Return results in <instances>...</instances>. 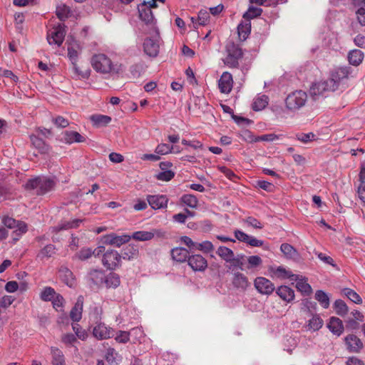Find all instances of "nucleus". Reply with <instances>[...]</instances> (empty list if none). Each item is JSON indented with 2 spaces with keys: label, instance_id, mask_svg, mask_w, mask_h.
I'll return each instance as SVG.
<instances>
[{
  "label": "nucleus",
  "instance_id": "nucleus-1",
  "mask_svg": "<svg viewBox=\"0 0 365 365\" xmlns=\"http://www.w3.org/2000/svg\"><path fill=\"white\" fill-rule=\"evenodd\" d=\"M351 72V67L347 66H341L332 71L327 80L313 83L309 89V94L312 98L314 101H317L326 92L336 91L341 81L347 78Z\"/></svg>",
  "mask_w": 365,
  "mask_h": 365
},
{
  "label": "nucleus",
  "instance_id": "nucleus-2",
  "mask_svg": "<svg viewBox=\"0 0 365 365\" xmlns=\"http://www.w3.org/2000/svg\"><path fill=\"white\" fill-rule=\"evenodd\" d=\"M55 182L46 177H36L29 180L26 185L27 189L36 190V195H43L53 189Z\"/></svg>",
  "mask_w": 365,
  "mask_h": 365
},
{
  "label": "nucleus",
  "instance_id": "nucleus-3",
  "mask_svg": "<svg viewBox=\"0 0 365 365\" xmlns=\"http://www.w3.org/2000/svg\"><path fill=\"white\" fill-rule=\"evenodd\" d=\"M307 101L306 92L299 90L289 93L285 98L286 108L290 111H296L303 107Z\"/></svg>",
  "mask_w": 365,
  "mask_h": 365
},
{
  "label": "nucleus",
  "instance_id": "nucleus-4",
  "mask_svg": "<svg viewBox=\"0 0 365 365\" xmlns=\"http://www.w3.org/2000/svg\"><path fill=\"white\" fill-rule=\"evenodd\" d=\"M93 68L102 73H108L115 71L114 66L109 58L104 54H97L91 60Z\"/></svg>",
  "mask_w": 365,
  "mask_h": 365
},
{
  "label": "nucleus",
  "instance_id": "nucleus-5",
  "mask_svg": "<svg viewBox=\"0 0 365 365\" xmlns=\"http://www.w3.org/2000/svg\"><path fill=\"white\" fill-rule=\"evenodd\" d=\"M227 56L224 59V63L230 68H237L239 60L242 57V51L240 48L234 43L227 46Z\"/></svg>",
  "mask_w": 365,
  "mask_h": 365
},
{
  "label": "nucleus",
  "instance_id": "nucleus-6",
  "mask_svg": "<svg viewBox=\"0 0 365 365\" xmlns=\"http://www.w3.org/2000/svg\"><path fill=\"white\" fill-rule=\"evenodd\" d=\"M66 35L64 25L58 24L50 29L47 33V41L50 45L61 46Z\"/></svg>",
  "mask_w": 365,
  "mask_h": 365
},
{
  "label": "nucleus",
  "instance_id": "nucleus-7",
  "mask_svg": "<svg viewBox=\"0 0 365 365\" xmlns=\"http://www.w3.org/2000/svg\"><path fill=\"white\" fill-rule=\"evenodd\" d=\"M121 259V255L117 251L108 250L103 255L102 263L107 269H115L120 266Z\"/></svg>",
  "mask_w": 365,
  "mask_h": 365
},
{
  "label": "nucleus",
  "instance_id": "nucleus-8",
  "mask_svg": "<svg viewBox=\"0 0 365 365\" xmlns=\"http://www.w3.org/2000/svg\"><path fill=\"white\" fill-rule=\"evenodd\" d=\"M255 289L262 294L269 295L274 290V284L268 279L258 277L254 281Z\"/></svg>",
  "mask_w": 365,
  "mask_h": 365
},
{
  "label": "nucleus",
  "instance_id": "nucleus-9",
  "mask_svg": "<svg viewBox=\"0 0 365 365\" xmlns=\"http://www.w3.org/2000/svg\"><path fill=\"white\" fill-rule=\"evenodd\" d=\"M158 34L153 38H146L143 43L145 53L150 57H155L159 53Z\"/></svg>",
  "mask_w": 365,
  "mask_h": 365
},
{
  "label": "nucleus",
  "instance_id": "nucleus-10",
  "mask_svg": "<svg viewBox=\"0 0 365 365\" xmlns=\"http://www.w3.org/2000/svg\"><path fill=\"white\" fill-rule=\"evenodd\" d=\"M232 284L241 292H245L251 285L247 277L238 271L232 272Z\"/></svg>",
  "mask_w": 365,
  "mask_h": 365
},
{
  "label": "nucleus",
  "instance_id": "nucleus-11",
  "mask_svg": "<svg viewBox=\"0 0 365 365\" xmlns=\"http://www.w3.org/2000/svg\"><path fill=\"white\" fill-rule=\"evenodd\" d=\"M138 10L140 19L147 25H151L153 29H155L154 26L155 24L153 12L151 11L150 6H148L146 1H144L138 5ZM155 31L157 32V31Z\"/></svg>",
  "mask_w": 365,
  "mask_h": 365
},
{
  "label": "nucleus",
  "instance_id": "nucleus-12",
  "mask_svg": "<svg viewBox=\"0 0 365 365\" xmlns=\"http://www.w3.org/2000/svg\"><path fill=\"white\" fill-rule=\"evenodd\" d=\"M188 265L195 272H203L207 267V260L200 255H192L187 258Z\"/></svg>",
  "mask_w": 365,
  "mask_h": 365
},
{
  "label": "nucleus",
  "instance_id": "nucleus-13",
  "mask_svg": "<svg viewBox=\"0 0 365 365\" xmlns=\"http://www.w3.org/2000/svg\"><path fill=\"white\" fill-rule=\"evenodd\" d=\"M131 237L130 235H117L115 233H111L103 236V243L109 245H114L115 247H120L123 244L129 242Z\"/></svg>",
  "mask_w": 365,
  "mask_h": 365
},
{
  "label": "nucleus",
  "instance_id": "nucleus-14",
  "mask_svg": "<svg viewBox=\"0 0 365 365\" xmlns=\"http://www.w3.org/2000/svg\"><path fill=\"white\" fill-rule=\"evenodd\" d=\"M93 334L96 339L102 340L113 337L114 330L106 327L105 324L99 323L93 328Z\"/></svg>",
  "mask_w": 365,
  "mask_h": 365
},
{
  "label": "nucleus",
  "instance_id": "nucleus-15",
  "mask_svg": "<svg viewBox=\"0 0 365 365\" xmlns=\"http://www.w3.org/2000/svg\"><path fill=\"white\" fill-rule=\"evenodd\" d=\"M3 224L6 227V228L9 229H17L19 231L18 237H21L23 234L26 233L27 231V225L24 222L16 221L14 218L9 217H5L3 219Z\"/></svg>",
  "mask_w": 365,
  "mask_h": 365
},
{
  "label": "nucleus",
  "instance_id": "nucleus-16",
  "mask_svg": "<svg viewBox=\"0 0 365 365\" xmlns=\"http://www.w3.org/2000/svg\"><path fill=\"white\" fill-rule=\"evenodd\" d=\"M235 236L239 241L245 242L252 247H262L264 243L262 240H257L255 237H251L240 230H235Z\"/></svg>",
  "mask_w": 365,
  "mask_h": 365
},
{
  "label": "nucleus",
  "instance_id": "nucleus-17",
  "mask_svg": "<svg viewBox=\"0 0 365 365\" xmlns=\"http://www.w3.org/2000/svg\"><path fill=\"white\" fill-rule=\"evenodd\" d=\"M232 84L233 80L232 75L228 72H224L218 81L220 92L229 93L232 90Z\"/></svg>",
  "mask_w": 365,
  "mask_h": 365
},
{
  "label": "nucleus",
  "instance_id": "nucleus-18",
  "mask_svg": "<svg viewBox=\"0 0 365 365\" xmlns=\"http://www.w3.org/2000/svg\"><path fill=\"white\" fill-rule=\"evenodd\" d=\"M121 258L127 260L135 259L139 256V245L130 243L123 247L121 253Z\"/></svg>",
  "mask_w": 365,
  "mask_h": 365
},
{
  "label": "nucleus",
  "instance_id": "nucleus-19",
  "mask_svg": "<svg viewBox=\"0 0 365 365\" xmlns=\"http://www.w3.org/2000/svg\"><path fill=\"white\" fill-rule=\"evenodd\" d=\"M347 349L351 352H359L364 345L359 338L354 334H349L344 339Z\"/></svg>",
  "mask_w": 365,
  "mask_h": 365
},
{
  "label": "nucleus",
  "instance_id": "nucleus-20",
  "mask_svg": "<svg viewBox=\"0 0 365 365\" xmlns=\"http://www.w3.org/2000/svg\"><path fill=\"white\" fill-rule=\"evenodd\" d=\"M270 270L274 277L281 279H289L291 281H292L297 280L299 279L298 274H292L291 271L286 269L282 266L277 267H272Z\"/></svg>",
  "mask_w": 365,
  "mask_h": 365
},
{
  "label": "nucleus",
  "instance_id": "nucleus-21",
  "mask_svg": "<svg viewBox=\"0 0 365 365\" xmlns=\"http://www.w3.org/2000/svg\"><path fill=\"white\" fill-rule=\"evenodd\" d=\"M56 253V246L52 244H48L44 246L39 250L36 255V260L44 262L49 258L53 257Z\"/></svg>",
  "mask_w": 365,
  "mask_h": 365
},
{
  "label": "nucleus",
  "instance_id": "nucleus-22",
  "mask_svg": "<svg viewBox=\"0 0 365 365\" xmlns=\"http://www.w3.org/2000/svg\"><path fill=\"white\" fill-rule=\"evenodd\" d=\"M147 200L150 207L155 210L167 207L168 198L165 195H148Z\"/></svg>",
  "mask_w": 365,
  "mask_h": 365
},
{
  "label": "nucleus",
  "instance_id": "nucleus-23",
  "mask_svg": "<svg viewBox=\"0 0 365 365\" xmlns=\"http://www.w3.org/2000/svg\"><path fill=\"white\" fill-rule=\"evenodd\" d=\"M63 143L71 144L73 143H83L86 138L76 131H65L61 140Z\"/></svg>",
  "mask_w": 365,
  "mask_h": 365
},
{
  "label": "nucleus",
  "instance_id": "nucleus-24",
  "mask_svg": "<svg viewBox=\"0 0 365 365\" xmlns=\"http://www.w3.org/2000/svg\"><path fill=\"white\" fill-rule=\"evenodd\" d=\"M83 297L79 296L77 301L70 312V317L73 322H78L82 317Z\"/></svg>",
  "mask_w": 365,
  "mask_h": 365
},
{
  "label": "nucleus",
  "instance_id": "nucleus-25",
  "mask_svg": "<svg viewBox=\"0 0 365 365\" xmlns=\"http://www.w3.org/2000/svg\"><path fill=\"white\" fill-rule=\"evenodd\" d=\"M353 5L357 9L356 15L358 22L363 26H365V0H353Z\"/></svg>",
  "mask_w": 365,
  "mask_h": 365
},
{
  "label": "nucleus",
  "instance_id": "nucleus-26",
  "mask_svg": "<svg viewBox=\"0 0 365 365\" xmlns=\"http://www.w3.org/2000/svg\"><path fill=\"white\" fill-rule=\"evenodd\" d=\"M329 329L335 335L340 336L344 331L342 321L337 317H331L327 324Z\"/></svg>",
  "mask_w": 365,
  "mask_h": 365
},
{
  "label": "nucleus",
  "instance_id": "nucleus-27",
  "mask_svg": "<svg viewBox=\"0 0 365 365\" xmlns=\"http://www.w3.org/2000/svg\"><path fill=\"white\" fill-rule=\"evenodd\" d=\"M276 293L282 300L287 302H292L294 298V291L286 285L279 287Z\"/></svg>",
  "mask_w": 365,
  "mask_h": 365
},
{
  "label": "nucleus",
  "instance_id": "nucleus-28",
  "mask_svg": "<svg viewBox=\"0 0 365 365\" xmlns=\"http://www.w3.org/2000/svg\"><path fill=\"white\" fill-rule=\"evenodd\" d=\"M364 57V53L359 49L351 50L347 55L349 64L354 66H359L362 63Z\"/></svg>",
  "mask_w": 365,
  "mask_h": 365
},
{
  "label": "nucleus",
  "instance_id": "nucleus-29",
  "mask_svg": "<svg viewBox=\"0 0 365 365\" xmlns=\"http://www.w3.org/2000/svg\"><path fill=\"white\" fill-rule=\"evenodd\" d=\"M30 139L33 146L37 149L41 154H46L49 151V145L41 138L35 135H30Z\"/></svg>",
  "mask_w": 365,
  "mask_h": 365
},
{
  "label": "nucleus",
  "instance_id": "nucleus-30",
  "mask_svg": "<svg viewBox=\"0 0 365 365\" xmlns=\"http://www.w3.org/2000/svg\"><path fill=\"white\" fill-rule=\"evenodd\" d=\"M105 276L103 272L93 269L89 272L88 279L93 284L101 287L104 283Z\"/></svg>",
  "mask_w": 365,
  "mask_h": 365
},
{
  "label": "nucleus",
  "instance_id": "nucleus-31",
  "mask_svg": "<svg viewBox=\"0 0 365 365\" xmlns=\"http://www.w3.org/2000/svg\"><path fill=\"white\" fill-rule=\"evenodd\" d=\"M171 256L174 260L182 262L187 261L189 253L185 248L175 247L171 250Z\"/></svg>",
  "mask_w": 365,
  "mask_h": 365
},
{
  "label": "nucleus",
  "instance_id": "nucleus-32",
  "mask_svg": "<svg viewBox=\"0 0 365 365\" xmlns=\"http://www.w3.org/2000/svg\"><path fill=\"white\" fill-rule=\"evenodd\" d=\"M51 354L52 356V365H66L65 356L59 349L56 347L51 348Z\"/></svg>",
  "mask_w": 365,
  "mask_h": 365
},
{
  "label": "nucleus",
  "instance_id": "nucleus-33",
  "mask_svg": "<svg viewBox=\"0 0 365 365\" xmlns=\"http://www.w3.org/2000/svg\"><path fill=\"white\" fill-rule=\"evenodd\" d=\"M90 120L94 126L101 127L108 125L111 121V118L101 114H95L90 116Z\"/></svg>",
  "mask_w": 365,
  "mask_h": 365
},
{
  "label": "nucleus",
  "instance_id": "nucleus-34",
  "mask_svg": "<svg viewBox=\"0 0 365 365\" xmlns=\"http://www.w3.org/2000/svg\"><path fill=\"white\" fill-rule=\"evenodd\" d=\"M120 280L119 275L111 272L105 276L104 283L107 288H116L120 285Z\"/></svg>",
  "mask_w": 365,
  "mask_h": 365
},
{
  "label": "nucleus",
  "instance_id": "nucleus-35",
  "mask_svg": "<svg viewBox=\"0 0 365 365\" xmlns=\"http://www.w3.org/2000/svg\"><path fill=\"white\" fill-rule=\"evenodd\" d=\"M156 230H153V231H137L133 233L131 237L135 240L138 241H148L152 240L155 235Z\"/></svg>",
  "mask_w": 365,
  "mask_h": 365
},
{
  "label": "nucleus",
  "instance_id": "nucleus-36",
  "mask_svg": "<svg viewBox=\"0 0 365 365\" xmlns=\"http://www.w3.org/2000/svg\"><path fill=\"white\" fill-rule=\"evenodd\" d=\"M59 274L61 279L69 287L73 284L74 278L73 272L66 267H61L59 269Z\"/></svg>",
  "mask_w": 365,
  "mask_h": 365
},
{
  "label": "nucleus",
  "instance_id": "nucleus-37",
  "mask_svg": "<svg viewBox=\"0 0 365 365\" xmlns=\"http://www.w3.org/2000/svg\"><path fill=\"white\" fill-rule=\"evenodd\" d=\"M297 282L296 287L304 295H309L312 293V289L311 286L307 282L304 278L299 275V279L295 280Z\"/></svg>",
  "mask_w": 365,
  "mask_h": 365
},
{
  "label": "nucleus",
  "instance_id": "nucleus-38",
  "mask_svg": "<svg viewBox=\"0 0 365 365\" xmlns=\"http://www.w3.org/2000/svg\"><path fill=\"white\" fill-rule=\"evenodd\" d=\"M269 102V98L266 95L259 96L255 98L252 103V109L255 111L263 110Z\"/></svg>",
  "mask_w": 365,
  "mask_h": 365
},
{
  "label": "nucleus",
  "instance_id": "nucleus-39",
  "mask_svg": "<svg viewBox=\"0 0 365 365\" xmlns=\"http://www.w3.org/2000/svg\"><path fill=\"white\" fill-rule=\"evenodd\" d=\"M280 250L287 259H294L298 255V252L294 247L288 243H283L280 246Z\"/></svg>",
  "mask_w": 365,
  "mask_h": 365
},
{
  "label": "nucleus",
  "instance_id": "nucleus-40",
  "mask_svg": "<svg viewBox=\"0 0 365 365\" xmlns=\"http://www.w3.org/2000/svg\"><path fill=\"white\" fill-rule=\"evenodd\" d=\"M216 253L226 262H230L233 259V251L225 246H220Z\"/></svg>",
  "mask_w": 365,
  "mask_h": 365
},
{
  "label": "nucleus",
  "instance_id": "nucleus-41",
  "mask_svg": "<svg viewBox=\"0 0 365 365\" xmlns=\"http://www.w3.org/2000/svg\"><path fill=\"white\" fill-rule=\"evenodd\" d=\"M251 23L250 21H245V23H240L237 26V31L240 38L245 40L250 33Z\"/></svg>",
  "mask_w": 365,
  "mask_h": 365
},
{
  "label": "nucleus",
  "instance_id": "nucleus-42",
  "mask_svg": "<svg viewBox=\"0 0 365 365\" xmlns=\"http://www.w3.org/2000/svg\"><path fill=\"white\" fill-rule=\"evenodd\" d=\"M315 299L323 308L327 309L329 307V297L325 292L322 290H317L315 293Z\"/></svg>",
  "mask_w": 365,
  "mask_h": 365
},
{
  "label": "nucleus",
  "instance_id": "nucleus-43",
  "mask_svg": "<svg viewBox=\"0 0 365 365\" xmlns=\"http://www.w3.org/2000/svg\"><path fill=\"white\" fill-rule=\"evenodd\" d=\"M342 294L355 304H361L362 303L361 297L355 291H354L351 289H349V288L343 289Z\"/></svg>",
  "mask_w": 365,
  "mask_h": 365
},
{
  "label": "nucleus",
  "instance_id": "nucleus-44",
  "mask_svg": "<svg viewBox=\"0 0 365 365\" xmlns=\"http://www.w3.org/2000/svg\"><path fill=\"white\" fill-rule=\"evenodd\" d=\"M334 309L336 313V314L344 317L345 316L348 312L349 308L346 303L341 299H336L334 303Z\"/></svg>",
  "mask_w": 365,
  "mask_h": 365
},
{
  "label": "nucleus",
  "instance_id": "nucleus-45",
  "mask_svg": "<svg viewBox=\"0 0 365 365\" xmlns=\"http://www.w3.org/2000/svg\"><path fill=\"white\" fill-rule=\"evenodd\" d=\"M180 201L191 208H196L198 205V200L194 195L185 194L181 198Z\"/></svg>",
  "mask_w": 365,
  "mask_h": 365
},
{
  "label": "nucleus",
  "instance_id": "nucleus-46",
  "mask_svg": "<svg viewBox=\"0 0 365 365\" xmlns=\"http://www.w3.org/2000/svg\"><path fill=\"white\" fill-rule=\"evenodd\" d=\"M79 46L75 43H71L68 46V56L71 61L72 64H75L78 59Z\"/></svg>",
  "mask_w": 365,
  "mask_h": 365
},
{
  "label": "nucleus",
  "instance_id": "nucleus-47",
  "mask_svg": "<svg viewBox=\"0 0 365 365\" xmlns=\"http://www.w3.org/2000/svg\"><path fill=\"white\" fill-rule=\"evenodd\" d=\"M56 294L57 293L53 288L46 287L41 292L40 297L44 302H51Z\"/></svg>",
  "mask_w": 365,
  "mask_h": 365
},
{
  "label": "nucleus",
  "instance_id": "nucleus-48",
  "mask_svg": "<svg viewBox=\"0 0 365 365\" xmlns=\"http://www.w3.org/2000/svg\"><path fill=\"white\" fill-rule=\"evenodd\" d=\"M262 12V9L260 8L250 6L248 10L243 14V18L247 21H250V19L260 16Z\"/></svg>",
  "mask_w": 365,
  "mask_h": 365
},
{
  "label": "nucleus",
  "instance_id": "nucleus-49",
  "mask_svg": "<svg viewBox=\"0 0 365 365\" xmlns=\"http://www.w3.org/2000/svg\"><path fill=\"white\" fill-rule=\"evenodd\" d=\"M323 325V320L318 316L314 315L311 319L309 320L307 327L309 329L312 331L319 330Z\"/></svg>",
  "mask_w": 365,
  "mask_h": 365
},
{
  "label": "nucleus",
  "instance_id": "nucleus-50",
  "mask_svg": "<svg viewBox=\"0 0 365 365\" xmlns=\"http://www.w3.org/2000/svg\"><path fill=\"white\" fill-rule=\"evenodd\" d=\"M247 261L248 264L246 267V268L247 269H252L257 268V267L261 266L262 264V259H261V257L259 256H257V255H252V256L248 257L247 258Z\"/></svg>",
  "mask_w": 365,
  "mask_h": 365
},
{
  "label": "nucleus",
  "instance_id": "nucleus-51",
  "mask_svg": "<svg viewBox=\"0 0 365 365\" xmlns=\"http://www.w3.org/2000/svg\"><path fill=\"white\" fill-rule=\"evenodd\" d=\"M81 222H82V220H79V219H75V220H73L71 221L63 222L58 226V230H69V229H72V228H76V227H79Z\"/></svg>",
  "mask_w": 365,
  "mask_h": 365
},
{
  "label": "nucleus",
  "instance_id": "nucleus-52",
  "mask_svg": "<svg viewBox=\"0 0 365 365\" xmlns=\"http://www.w3.org/2000/svg\"><path fill=\"white\" fill-rule=\"evenodd\" d=\"M195 250H197L203 252L204 253H208L213 250L214 246L212 243L210 241H204L202 242L198 243L195 242Z\"/></svg>",
  "mask_w": 365,
  "mask_h": 365
},
{
  "label": "nucleus",
  "instance_id": "nucleus-53",
  "mask_svg": "<svg viewBox=\"0 0 365 365\" xmlns=\"http://www.w3.org/2000/svg\"><path fill=\"white\" fill-rule=\"evenodd\" d=\"M73 69L78 79H87L90 76L91 70L88 68L84 70H81L76 63L75 64H73Z\"/></svg>",
  "mask_w": 365,
  "mask_h": 365
},
{
  "label": "nucleus",
  "instance_id": "nucleus-54",
  "mask_svg": "<svg viewBox=\"0 0 365 365\" xmlns=\"http://www.w3.org/2000/svg\"><path fill=\"white\" fill-rule=\"evenodd\" d=\"M118 356V352L113 348H108L106 351L105 359L110 364H118L117 357Z\"/></svg>",
  "mask_w": 365,
  "mask_h": 365
},
{
  "label": "nucleus",
  "instance_id": "nucleus-55",
  "mask_svg": "<svg viewBox=\"0 0 365 365\" xmlns=\"http://www.w3.org/2000/svg\"><path fill=\"white\" fill-rule=\"evenodd\" d=\"M70 9L66 5L59 6L56 8V16L61 21H64L68 17Z\"/></svg>",
  "mask_w": 365,
  "mask_h": 365
},
{
  "label": "nucleus",
  "instance_id": "nucleus-56",
  "mask_svg": "<svg viewBox=\"0 0 365 365\" xmlns=\"http://www.w3.org/2000/svg\"><path fill=\"white\" fill-rule=\"evenodd\" d=\"M210 20V14L206 10L201 9L197 16V24L200 26L206 25Z\"/></svg>",
  "mask_w": 365,
  "mask_h": 365
},
{
  "label": "nucleus",
  "instance_id": "nucleus-57",
  "mask_svg": "<svg viewBox=\"0 0 365 365\" xmlns=\"http://www.w3.org/2000/svg\"><path fill=\"white\" fill-rule=\"evenodd\" d=\"M51 302L53 304V307L56 311L60 312L62 310L63 303H64V299L60 294L57 293V294L52 299Z\"/></svg>",
  "mask_w": 365,
  "mask_h": 365
},
{
  "label": "nucleus",
  "instance_id": "nucleus-58",
  "mask_svg": "<svg viewBox=\"0 0 365 365\" xmlns=\"http://www.w3.org/2000/svg\"><path fill=\"white\" fill-rule=\"evenodd\" d=\"M173 149H174L173 146L166 143H161L156 147L155 152L158 155H165L171 153Z\"/></svg>",
  "mask_w": 365,
  "mask_h": 365
},
{
  "label": "nucleus",
  "instance_id": "nucleus-59",
  "mask_svg": "<svg viewBox=\"0 0 365 365\" xmlns=\"http://www.w3.org/2000/svg\"><path fill=\"white\" fill-rule=\"evenodd\" d=\"M175 176V173L172 170L161 171L156 175V178L162 181H170Z\"/></svg>",
  "mask_w": 365,
  "mask_h": 365
},
{
  "label": "nucleus",
  "instance_id": "nucleus-60",
  "mask_svg": "<svg viewBox=\"0 0 365 365\" xmlns=\"http://www.w3.org/2000/svg\"><path fill=\"white\" fill-rule=\"evenodd\" d=\"M230 264L228 266L229 270H234L235 268L240 269L241 270H244V264L245 262L242 260H240L239 258H235V255L233 256V259L228 262Z\"/></svg>",
  "mask_w": 365,
  "mask_h": 365
},
{
  "label": "nucleus",
  "instance_id": "nucleus-61",
  "mask_svg": "<svg viewBox=\"0 0 365 365\" xmlns=\"http://www.w3.org/2000/svg\"><path fill=\"white\" fill-rule=\"evenodd\" d=\"M130 332H128V331H119L117 333V334L115 337V339L118 343L125 344L130 339Z\"/></svg>",
  "mask_w": 365,
  "mask_h": 365
},
{
  "label": "nucleus",
  "instance_id": "nucleus-62",
  "mask_svg": "<svg viewBox=\"0 0 365 365\" xmlns=\"http://www.w3.org/2000/svg\"><path fill=\"white\" fill-rule=\"evenodd\" d=\"M72 328L76 335L78 337V339L81 340H85L87 338V332L85 330L82 329L79 324H73Z\"/></svg>",
  "mask_w": 365,
  "mask_h": 365
},
{
  "label": "nucleus",
  "instance_id": "nucleus-63",
  "mask_svg": "<svg viewBox=\"0 0 365 365\" xmlns=\"http://www.w3.org/2000/svg\"><path fill=\"white\" fill-rule=\"evenodd\" d=\"M93 255L92 250L90 248H83L77 254V257L81 260H86Z\"/></svg>",
  "mask_w": 365,
  "mask_h": 365
},
{
  "label": "nucleus",
  "instance_id": "nucleus-64",
  "mask_svg": "<svg viewBox=\"0 0 365 365\" xmlns=\"http://www.w3.org/2000/svg\"><path fill=\"white\" fill-rule=\"evenodd\" d=\"M245 223L254 228L262 229L263 227L262 223L253 217H248L245 220Z\"/></svg>",
  "mask_w": 365,
  "mask_h": 365
}]
</instances>
